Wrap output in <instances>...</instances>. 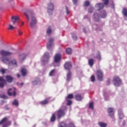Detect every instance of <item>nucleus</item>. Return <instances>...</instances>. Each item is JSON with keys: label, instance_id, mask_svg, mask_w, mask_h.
I'll return each instance as SVG.
<instances>
[{"label": "nucleus", "instance_id": "obj_5", "mask_svg": "<svg viewBox=\"0 0 127 127\" xmlns=\"http://www.w3.org/2000/svg\"><path fill=\"white\" fill-rule=\"evenodd\" d=\"M58 119L60 120L61 118H63L65 116V111L63 109H59L57 111Z\"/></svg>", "mask_w": 127, "mask_h": 127}, {"label": "nucleus", "instance_id": "obj_28", "mask_svg": "<svg viewBox=\"0 0 127 127\" xmlns=\"http://www.w3.org/2000/svg\"><path fill=\"white\" fill-rule=\"evenodd\" d=\"M95 58H96V59H98V60H99V61H101V60H102V58L101 57V54H100V53H98L96 54V57H95Z\"/></svg>", "mask_w": 127, "mask_h": 127}, {"label": "nucleus", "instance_id": "obj_10", "mask_svg": "<svg viewBox=\"0 0 127 127\" xmlns=\"http://www.w3.org/2000/svg\"><path fill=\"white\" fill-rule=\"evenodd\" d=\"M54 60L56 63H58V62H60V60H61V54H56L54 57Z\"/></svg>", "mask_w": 127, "mask_h": 127}, {"label": "nucleus", "instance_id": "obj_55", "mask_svg": "<svg viewBox=\"0 0 127 127\" xmlns=\"http://www.w3.org/2000/svg\"><path fill=\"white\" fill-rule=\"evenodd\" d=\"M20 85H21V86H23V83H20Z\"/></svg>", "mask_w": 127, "mask_h": 127}, {"label": "nucleus", "instance_id": "obj_37", "mask_svg": "<svg viewBox=\"0 0 127 127\" xmlns=\"http://www.w3.org/2000/svg\"><path fill=\"white\" fill-rule=\"evenodd\" d=\"M65 101H66V102H67L66 105L67 106H71V105H72V101L67 99V100H65Z\"/></svg>", "mask_w": 127, "mask_h": 127}, {"label": "nucleus", "instance_id": "obj_50", "mask_svg": "<svg viewBox=\"0 0 127 127\" xmlns=\"http://www.w3.org/2000/svg\"><path fill=\"white\" fill-rule=\"evenodd\" d=\"M72 1L74 3V4L76 5L77 4V2H78V1L77 0H72Z\"/></svg>", "mask_w": 127, "mask_h": 127}, {"label": "nucleus", "instance_id": "obj_16", "mask_svg": "<svg viewBox=\"0 0 127 127\" xmlns=\"http://www.w3.org/2000/svg\"><path fill=\"white\" fill-rule=\"evenodd\" d=\"M21 74H22V76L24 77L27 74V70L26 68L23 67L21 69Z\"/></svg>", "mask_w": 127, "mask_h": 127}, {"label": "nucleus", "instance_id": "obj_27", "mask_svg": "<svg viewBox=\"0 0 127 127\" xmlns=\"http://www.w3.org/2000/svg\"><path fill=\"white\" fill-rule=\"evenodd\" d=\"M56 120V116H55V114H53L51 117V122H54Z\"/></svg>", "mask_w": 127, "mask_h": 127}, {"label": "nucleus", "instance_id": "obj_26", "mask_svg": "<svg viewBox=\"0 0 127 127\" xmlns=\"http://www.w3.org/2000/svg\"><path fill=\"white\" fill-rule=\"evenodd\" d=\"M88 64L91 67L94 65V60L90 59L88 60Z\"/></svg>", "mask_w": 127, "mask_h": 127}, {"label": "nucleus", "instance_id": "obj_7", "mask_svg": "<svg viewBox=\"0 0 127 127\" xmlns=\"http://www.w3.org/2000/svg\"><path fill=\"white\" fill-rule=\"evenodd\" d=\"M53 41H54V39L53 38H50L49 39V42L47 44V47L49 50L52 48V45H53Z\"/></svg>", "mask_w": 127, "mask_h": 127}, {"label": "nucleus", "instance_id": "obj_4", "mask_svg": "<svg viewBox=\"0 0 127 127\" xmlns=\"http://www.w3.org/2000/svg\"><path fill=\"white\" fill-rule=\"evenodd\" d=\"M96 75L98 81H103V78H104V73L103 71L101 69H98L96 71Z\"/></svg>", "mask_w": 127, "mask_h": 127}, {"label": "nucleus", "instance_id": "obj_15", "mask_svg": "<svg viewBox=\"0 0 127 127\" xmlns=\"http://www.w3.org/2000/svg\"><path fill=\"white\" fill-rule=\"evenodd\" d=\"M104 4L102 3H98L95 5V7L97 9V10H101L104 8Z\"/></svg>", "mask_w": 127, "mask_h": 127}, {"label": "nucleus", "instance_id": "obj_13", "mask_svg": "<svg viewBox=\"0 0 127 127\" xmlns=\"http://www.w3.org/2000/svg\"><path fill=\"white\" fill-rule=\"evenodd\" d=\"M5 78L8 83H12L13 81V77L11 75H7L5 76Z\"/></svg>", "mask_w": 127, "mask_h": 127}, {"label": "nucleus", "instance_id": "obj_36", "mask_svg": "<svg viewBox=\"0 0 127 127\" xmlns=\"http://www.w3.org/2000/svg\"><path fill=\"white\" fill-rule=\"evenodd\" d=\"M56 69H52L49 73V76H53L55 73Z\"/></svg>", "mask_w": 127, "mask_h": 127}, {"label": "nucleus", "instance_id": "obj_48", "mask_svg": "<svg viewBox=\"0 0 127 127\" xmlns=\"http://www.w3.org/2000/svg\"><path fill=\"white\" fill-rule=\"evenodd\" d=\"M1 98H2V99H7V96L2 95L1 96Z\"/></svg>", "mask_w": 127, "mask_h": 127}, {"label": "nucleus", "instance_id": "obj_31", "mask_svg": "<svg viewBox=\"0 0 127 127\" xmlns=\"http://www.w3.org/2000/svg\"><path fill=\"white\" fill-rule=\"evenodd\" d=\"M66 53H67V54H72V49L68 48L66 49Z\"/></svg>", "mask_w": 127, "mask_h": 127}, {"label": "nucleus", "instance_id": "obj_3", "mask_svg": "<svg viewBox=\"0 0 127 127\" xmlns=\"http://www.w3.org/2000/svg\"><path fill=\"white\" fill-rule=\"evenodd\" d=\"M113 81L116 87H119L121 86L122 84V80L118 76H115L113 78Z\"/></svg>", "mask_w": 127, "mask_h": 127}, {"label": "nucleus", "instance_id": "obj_43", "mask_svg": "<svg viewBox=\"0 0 127 127\" xmlns=\"http://www.w3.org/2000/svg\"><path fill=\"white\" fill-rule=\"evenodd\" d=\"M90 79H91V82H95L96 80V79L95 78V75H91Z\"/></svg>", "mask_w": 127, "mask_h": 127}, {"label": "nucleus", "instance_id": "obj_12", "mask_svg": "<svg viewBox=\"0 0 127 127\" xmlns=\"http://www.w3.org/2000/svg\"><path fill=\"white\" fill-rule=\"evenodd\" d=\"M31 21L30 22V26L32 28H33L35 26V24H36V19L34 17V16H32Z\"/></svg>", "mask_w": 127, "mask_h": 127}, {"label": "nucleus", "instance_id": "obj_57", "mask_svg": "<svg viewBox=\"0 0 127 127\" xmlns=\"http://www.w3.org/2000/svg\"><path fill=\"white\" fill-rule=\"evenodd\" d=\"M15 126H16V122H14Z\"/></svg>", "mask_w": 127, "mask_h": 127}, {"label": "nucleus", "instance_id": "obj_53", "mask_svg": "<svg viewBox=\"0 0 127 127\" xmlns=\"http://www.w3.org/2000/svg\"><path fill=\"white\" fill-rule=\"evenodd\" d=\"M23 25H24V22H21V26H23Z\"/></svg>", "mask_w": 127, "mask_h": 127}, {"label": "nucleus", "instance_id": "obj_24", "mask_svg": "<svg viewBox=\"0 0 127 127\" xmlns=\"http://www.w3.org/2000/svg\"><path fill=\"white\" fill-rule=\"evenodd\" d=\"M73 98L74 95H73L72 94H69L65 97V100H71V99H73Z\"/></svg>", "mask_w": 127, "mask_h": 127}, {"label": "nucleus", "instance_id": "obj_41", "mask_svg": "<svg viewBox=\"0 0 127 127\" xmlns=\"http://www.w3.org/2000/svg\"><path fill=\"white\" fill-rule=\"evenodd\" d=\"M89 109H91V110H94V105L93 102H91L89 104Z\"/></svg>", "mask_w": 127, "mask_h": 127}, {"label": "nucleus", "instance_id": "obj_39", "mask_svg": "<svg viewBox=\"0 0 127 127\" xmlns=\"http://www.w3.org/2000/svg\"><path fill=\"white\" fill-rule=\"evenodd\" d=\"M14 27L12 26V25H9V27L7 28L8 30H13L14 29Z\"/></svg>", "mask_w": 127, "mask_h": 127}, {"label": "nucleus", "instance_id": "obj_40", "mask_svg": "<svg viewBox=\"0 0 127 127\" xmlns=\"http://www.w3.org/2000/svg\"><path fill=\"white\" fill-rule=\"evenodd\" d=\"M51 32H52V30H51V28L50 27H49L48 28V30L47 31V34H50V33H51Z\"/></svg>", "mask_w": 127, "mask_h": 127}, {"label": "nucleus", "instance_id": "obj_22", "mask_svg": "<svg viewBox=\"0 0 127 127\" xmlns=\"http://www.w3.org/2000/svg\"><path fill=\"white\" fill-rule=\"evenodd\" d=\"M93 18L95 19L96 21H99V19L100 18V16L97 13H95L93 15Z\"/></svg>", "mask_w": 127, "mask_h": 127}, {"label": "nucleus", "instance_id": "obj_20", "mask_svg": "<svg viewBox=\"0 0 127 127\" xmlns=\"http://www.w3.org/2000/svg\"><path fill=\"white\" fill-rule=\"evenodd\" d=\"M48 9H49V10H52V11H53V9H54V5L52 3H50L48 4Z\"/></svg>", "mask_w": 127, "mask_h": 127}, {"label": "nucleus", "instance_id": "obj_44", "mask_svg": "<svg viewBox=\"0 0 127 127\" xmlns=\"http://www.w3.org/2000/svg\"><path fill=\"white\" fill-rule=\"evenodd\" d=\"M93 11H94V8L91 7L88 9V12L89 13H92V12H93Z\"/></svg>", "mask_w": 127, "mask_h": 127}, {"label": "nucleus", "instance_id": "obj_29", "mask_svg": "<svg viewBox=\"0 0 127 127\" xmlns=\"http://www.w3.org/2000/svg\"><path fill=\"white\" fill-rule=\"evenodd\" d=\"M12 105L13 106H15L16 107H18V101L16 99H14V100L13 101V102H12Z\"/></svg>", "mask_w": 127, "mask_h": 127}, {"label": "nucleus", "instance_id": "obj_32", "mask_svg": "<svg viewBox=\"0 0 127 127\" xmlns=\"http://www.w3.org/2000/svg\"><path fill=\"white\" fill-rule=\"evenodd\" d=\"M102 1L104 5H108L109 4L110 0H102Z\"/></svg>", "mask_w": 127, "mask_h": 127}, {"label": "nucleus", "instance_id": "obj_35", "mask_svg": "<svg viewBox=\"0 0 127 127\" xmlns=\"http://www.w3.org/2000/svg\"><path fill=\"white\" fill-rule=\"evenodd\" d=\"M122 13L125 16H127V9L126 8H124L122 11Z\"/></svg>", "mask_w": 127, "mask_h": 127}, {"label": "nucleus", "instance_id": "obj_1", "mask_svg": "<svg viewBox=\"0 0 127 127\" xmlns=\"http://www.w3.org/2000/svg\"><path fill=\"white\" fill-rule=\"evenodd\" d=\"M0 54L1 56H2L0 58V60L3 63L8 64V66H10L11 64L17 66V63L15 60H13L10 62V58L5 57L6 56H10V55H12V53L9 51L1 50L0 51Z\"/></svg>", "mask_w": 127, "mask_h": 127}, {"label": "nucleus", "instance_id": "obj_18", "mask_svg": "<svg viewBox=\"0 0 127 127\" xmlns=\"http://www.w3.org/2000/svg\"><path fill=\"white\" fill-rule=\"evenodd\" d=\"M43 59H47L46 61H48L49 60L50 57H49V53L46 52L44 54L43 57ZM45 60H44V62L46 61Z\"/></svg>", "mask_w": 127, "mask_h": 127}, {"label": "nucleus", "instance_id": "obj_9", "mask_svg": "<svg viewBox=\"0 0 127 127\" xmlns=\"http://www.w3.org/2000/svg\"><path fill=\"white\" fill-rule=\"evenodd\" d=\"M108 115L111 118H114L115 116V112H114V109L112 108H109L108 109Z\"/></svg>", "mask_w": 127, "mask_h": 127}, {"label": "nucleus", "instance_id": "obj_17", "mask_svg": "<svg viewBox=\"0 0 127 127\" xmlns=\"http://www.w3.org/2000/svg\"><path fill=\"white\" fill-rule=\"evenodd\" d=\"M75 99L76 101H82V99H83V97L80 94H76L75 95Z\"/></svg>", "mask_w": 127, "mask_h": 127}, {"label": "nucleus", "instance_id": "obj_46", "mask_svg": "<svg viewBox=\"0 0 127 127\" xmlns=\"http://www.w3.org/2000/svg\"><path fill=\"white\" fill-rule=\"evenodd\" d=\"M65 9L66 11V14L68 15V14H69V9H68V7L67 6H65Z\"/></svg>", "mask_w": 127, "mask_h": 127}, {"label": "nucleus", "instance_id": "obj_47", "mask_svg": "<svg viewBox=\"0 0 127 127\" xmlns=\"http://www.w3.org/2000/svg\"><path fill=\"white\" fill-rule=\"evenodd\" d=\"M24 15H25V16H26L28 21H29V17L28 16V15L27 14V13H24Z\"/></svg>", "mask_w": 127, "mask_h": 127}, {"label": "nucleus", "instance_id": "obj_38", "mask_svg": "<svg viewBox=\"0 0 127 127\" xmlns=\"http://www.w3.org/2000/svg\"><path fill=\"white\" fill-rule=\"evenodd\" d=\"M84 6H89L90 5V1L88 0L85 1L84 3Z\"/></svg>", "mask_w": 127, "mask_h": 127}, {"label": "nucleus", "instance_id": "obj_34", "mask_svg": "<svg viewBox=\"0 0 127 127\" xmlns=\"http://www.w3.org/2000/svg\"><path fill=\"white\" fill-rule=\"evenodd\" d=\"M98 125L100 126L101 127H107V124L104 123L102 122H99L98 123Z\"/></svg>", "mask_w": 127, "mask_h": 127}, {"label": "nucleus", "instance_id": "obj_11", "mask_svg": "<svg viewBox=\"0 0 127 127\" xmlns=\"http://www.w3.org/2000/svg\"><path fill=\"white\" fill-rule=\"evenodd\" d=\"M5 83H6V81L4 80L3 76H0V87L3 88Z\"/></svg>", "mask_w": 127, "mask_h": 127}, {"label": "nucleus", "instance_id": "obj_33", "mask_svg": "<svg viewBox=\"0 0 127 127\" xmlns=\"http://www.w3.org/2000/svg\"><path fill=\"white\" fill-rule=\"evenodd\" d=\"M49 101L47 99H45L40 102L41 105H47L48 104Z\"/></svg>", "mask_w": 127, "mask_h": 127}, {"label": "nucleus", "instance_id": "obj_19", "mask_svg": "<svg viewBox=\"0 0 127 127\" xmlns=\"http://www.w3.org/2000/svg\"><path fill=\"white\" fill-rule=\"evenodd\" d=\"M71 75L72 74L71 73V71H69L67 74H66V81L67 82H69L70 80H71Z\"/></svg>", "mask_w": 127, "mask_h": 127}, {"label": "nucleus", "instance_id": "obj_45", "mask_svg": "<svg viewBox=\"0 0 127 127\" xmlns=\"http://www.w3.org/2000/svg\"><path fill=\"white\" fill-rule=\"evenodd\" d=\"M119 118L121 120L124 118V114L122 113H119Z\"/></svg>", "mask_w": 127, "mask_h": 127}, {"label": "nucleus", "instance_id": "obj_54", "mask_svg": "<svg viewBox=\"0 0 127 127\" xmlns=\"http://www.w3.org/2000/svg\"><path fill=\"white\" fill-rule=\"evenodd\" d=\"M83 32L86 33V29H83Z\"/></svg>", "mask_w": 127, "mask_h": 127}, {"label": "nucleus", "instance_id": "obj_42", "mask_svg": "<svg viewBox=\"0 0 127 127\" xmlns=\"http://www.w3.org/2000/svg\"><path fill=\"white\" fill-rule=\"evenodd\" d=\"M6 71V70L4 68H1L0 70V73H1V74H3L5 73Z\"/></svg>", "mask_w": 127, "mask_h": 127}, {"label": "nucleus", "instance_id": "obj_25", "mask_svg": "<svg viewBox=\"0 0 127 127\" xmlns=\"http://www.w3.org/2000/svg\"><path fill=\"white\" fill-rule=\"evenodd\" d=\"M38 82H39V78L36 77L35 79L32 81V84L34 85H37V84H38Z\"/></svg>", "mask_w": 127, "mask_h": 127}, {"label": "nucleus", "instance_id": "obj_8", "mask_svg": "<svg viewBox=\"0 0 127 127\" xmlns=\"http://www.w3.org/2000/svg\"><path fill=\"white\" fill-rule=\"evenodd\" d=\"M64 68L66 70H70L72 68V63L71 62H66L64 64Z\"/></svg>", "mask_w": 127, "mask_h": 127}, {"label": "nucleus", "instance_id": "obj_23", "mask_svg": "<svg viewBox=\"0 0 127 127\" xmlns=\"http://www.w3.org/2000/svg\"><path fill=\"white\" fill-rule=\"evenodd\" d=\"M25 58H26L25 54H22L19 56V60H20V61H23Z\"/></svg>", "mask_w": 127, "mask_h": 127}, {"label": "nucleus", "instance_id": "obj_21", "mask_svg": "<svg viewBox=\"0 0 127 127\" xmlns=\"http://www.w3.org/2000/svg\"><path fill=\"white\" fill-rule=\"evenodd\" d=\"M107 16V13H106V11H102L100 14V17L102 18H105Z\"/></svg>", "mask_w": 127, "mask_h": 127}, {"label": "nucleus", "instance_id": "obj_14", "mask_svg": "<svg viewBox=\"0 0 127 127\" xmlns=\"http://www.w3.org/2000/svg\"><path fill=\"white\" fill-rule=\"evenodd\" d=\"M11 19L13 24H15L18 19H19V17L18 16H13L11 17Z\"/></svg>", "mask_w": 127, "mask_h": 127}, {"label": "nucleus", "instance_id": "obj_52", "mask_svg": "<svg viewBox=\"0 0 127 127\" xmlns=\"http://www.w3.org/2000/svg\"><path fill=\"white\" fill-rule=\"evenodd\" d=\"M17 78H20V74L19 73H17Z\"/></svg>", "mask_w": 127, "mask_h": 127}, {"label": "nucleus", "instance_id": "obj_2", "mask_svg": "<svg viewBox=\"0 0 127 127\" xmlns=\"http://www.w3.org/2000/svg\"><path fill=\"white\" fill-rule=\"evenodd\" d=\"M8 120V118H7V117H4L0 121V125H2V124H4V123H6V124L3 125L2 127H9V126L11 125V121H7Z\"/></svg>", "mask_w": 127, "mask_h": 127}, {"label": "nucleus", "instance_id": "obj_51", "mask_svg": "<svg viewBox=\"0 0 127 127\" xmlns=\"http://www.w3.org/2000/svg\"><path fill=\"white\" fill-rule=\"evenodd\" d=\"M18 33L19 35H22V32L21 31H18Z\"/></svg>", "mask_w": 127, "mask_h": 127}, {"label": "nucleus", "instance_id": "obj_49", "mask_svg": "<svg viewBox=\"0 0 127 127\" xmlns=\"http://www.w3.org/2000/svg\"><path fill=\"white\" fill-rule=\"evenodd\" d=\"M72 38L74 40H76L77 39V36L76 35H72Z\"/></svg>", "mask_w": 127, "mask_h": 127}, {"label": "nucleus", "instance_id": "obj_56", "mask_svg": "<svg viewBox=\"0 0 127 127\" xmlns=\"http://www.w3.org/2000/svg\"><path fill=\"white\" fill-rule=\"evenodd\" d=\"M107 83H108V85H110L109 83H110V81H107Z\"/></svg>", "mask_w": 127, "mask_h": 127}, {"label": "nucleus", "instance_id": "obj_6", "mask_svg": "<svg viewBox=\"0 0 127 127\" xmlns=\"http://www.w3.org/2000/svg\"><path fill=\"white\" fill-rule=\"evenodd\" d=\"M8 96H13L15 97L16 96V90L15 88H10L7 91Z\"/></svg>", "mask_w": 127, "mask_h": 127}, {"label": "nucleus", "instance_id": "obj_30", "mask_svg": "<svg viewBox=\"0 0 127 127\" xmlns=\"http://www.w3.org/2000/svg\"><path fill=\"white\" fill-rule=\"evenodd\" d=\"M59 127H67V124L64 122H62L60 124Z\"/></svg>", "mask_w": 127, "mask_h": 127}]
</instances>
